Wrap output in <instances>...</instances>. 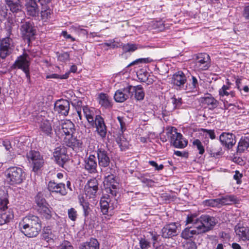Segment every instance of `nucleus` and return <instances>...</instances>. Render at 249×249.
Instances as JSON below:
<instances>
[{
    "instance_id": "nucleus-1",
    "label": "nucleus",
    "mask_w": 249,
    "mask_h": 249,
    "mask_svg": "<svg viewBox=\"0 0 249 249\" xmlns=\"http://www.w3.org/2000/svg\"><path fill=\"white\" fill-rule=\"evenodd\" d=\"M21 232L28 237H36L41 230V222L36 215L30 214L23 218L19 223Z\"/></svg>"
},
{
    "instance_id": "nucleus-2",
    "label": "nucleus",
    "mask_w": 249,
    "mask_h": 249,
    "mask_svg": "<svg viewBox=\"0 0 249 249\" xmlns=\"http://www.w3.org/2000/svg\"><path fill=\"white\" fill-rule=\"evenodd\" d=\"M5 182L10 185L21 183L26 178L23 170L17 166H11L4 172Z\"/></svg>"
},
{
    "instance_id": "nucleus-3",
    "label": "nucleus",
    "mask_w": 249,
    "mask_h": 249,
    "mask_svg": "<svg viewBox=\"0 0 249 249\" xmlns=\"http://www.w3.org/2000/svg\"><path fill=\"white\" fill-rule=\"evenodd\" d=\"M30 64L31 58L28 53L24 52L22 54L18 57L15 62L11 66L9 71L17 69L22 70L25 74L27 82L30 84L31 83Z\"/></svg>"
},
{
    "instance_id": "nucleus-4",
    "label": "nucleus",
    "mask_w": 249,
    "mask_h": 249,
    "mask_svg": "<svg viewBox=\"0 0 249 249\" xmlns=\"http://www.w3.org/2000/svg\"><path fill=\"white\" fill-rule=\"evenodd\" d=\"M20 31L22 38L25 41L26 40L29 45L31 40L35 38L34 36L36 35V31L34 23L30 20L22 21Z\"/></svg>"
},
{
    "instance_id": "nucleus-5",
    "label": "nucleus",
    "mask_w": 249,
    "mask_h": 249,
    "mask_svg": "<svg viewBox=\"0 0 249 249\" xmlns=\"http://www.w3.org/2000/svg\"><path fill=\"white\" fill-rule=\"evenodd\" d=\"M167 130V135L170 137L171 143L175 147L183 148L187 146L188 141L183 138L181 133L177 132L176 127L173 126L168 127Z\"/></svg>"
},
{
    "instance_id": "nucleus-6",
    "label": "nucleus",
    "mask_w": 249,
    "mask_h": 249,
    "mask_svg": "<svg viewBox=\"0 0 249 249\" xmlns=\"http://www.w3.org/2000/svg\"><path fill=\"white\" fill-rule=\"evenodd\" d=\"M215 217L208 214H202L199 217L197 228L202 234L212 230L217 223Z\"/></svg>"
},
{
    "instance_id": "nucleus-7",
    "label": "nucleus",
    "mask_w": 249,
    "mask_h": 249,
    "mask_svg": "<svg viewBox=\"0 0 249 249\" xmlns=\"http://www.w3.org/2000/svg\"><path fill=\"white\" fill-rule=\"evenodd\" d=\"M26 157L30 162L33 164V170L37 171L43 165L44 163L42 157L38 151L30 150L26 154Z\"/></svg>"
},
{
    "instance_id": "nucleus-8",
    "label": "nucleus",
    "mask_w": 249,
    "mask_h": 249,
    "mask_svg": "<svg viewBox=\"0 0 249 249\" xmlns=\"http://www.w3.org/2000/svg\"><path fill=\"white\" fill-rule=\"evenodd\" d=\"M196 67L200 71H206L211 66V58L206 53H200L197 55L196 60Z\"/></svg>"
},
{
    "instance_id": "nucleus-9",
    "label": "nucleus",
    "mask_w": 249,
    "mask_h": 249,
    "mask_svg": "<svg viewBox=\"0 0 249 249\" xmlns=\"http://www.w3.org/2000/svg\"><path fill=\"white\" fill-rule=\"evenodd\" d=\"M67 153V149L64 146L56 148L53 153L55 161L59 166L62 167H64L65 164L69 160V155Z\"/></svg>"
},
{
    "instance_id": "nucleus-10",
    "label": "nucleus",
    "mask_w": 249,
    "mask_h": 249,
    "mask_svg": "<svg viewBox=\"0 0 249 249\" xmlns=\"http://www.w3.org/2000/svg\"><path fill=\"white\" fill-rule=\"evenodd\" d=\"M12 38L6 37L0 40V57L4 59L10 54L13 46Z\"/></svg>"
},
{
    "instance_id": "nucleus-11",
    "label": "nucleus",
    "mask_w": 249,
    "mask_h": 249,
    "mask_svg": "<svg viewBox=\"0 0 249 249\" xmlns=\"http://www.w3.org/2000/svg\"><path fill=\"white\" fill-rule=\"evenodd\" d=\"M64 142L68 147L71 148L76 152L81 151L84 147L83 142L82 139H80V137L78 138L73 135L69 139L65 138Z\"/></svg>"
},
{
    "instance_id": "nucleus-12",
    "label": "nucleus",
    "mask_w": 249,
    "mask_h": 249,
    "mask_svg": "<svg viewBox=\"0 0 249 249\" xmlns=\"http://www.w3.org/2000/svg\"><path fill=\"white\" fill-rule=\"evenodd\" d=\"M70 108V102L67 100H58L54 105V111L64 116H67L68 115Z\"/></svg>"
},
{
    "instance_id": "nucleus-13",
    "label": "nucleus",
    "mask_w": 249,
    "mask_h": 249,
    "mask_svg": "<svg viewBox=\"0 0 249 249\" xmlns=\"http://www.w3.org/2000/svg\"><path fill=\"white\" fill-rule=\"evenodd\" d=\"M47 189L51 193L59 194L61 196L67 194L65 184L63 183H57L54 180H51L48 183Z\"/></svg>"
},
{
    "instance_id": "nucleus-14",
    "label": "nucleus",
    "mask_w": 249,
    "mask_h": 249,
    "mask_svg": "<svg viewBox=\"0 0 249 249\" xmlns=\"http://www.w3.org/2000/svg\"><path fill=\"white\" fill-rule=\"evenodd\" d=\"M187 78H189V75L185 74L181 71H178L172 76V83L178 87L179 89H185L184 88L187 82Z\"/></svg>"
},
{
    "instance_id": "nucleus-15",
    "label": "nucleus",
    "mask_w": 249,
    "mask_h": 249,
    "mask_svg": "<svg viewBox=\"0 0 249 249\" xmlns=\"http://www.w3.org/2000/svg\"><path fill=\"white\" fill-rule=\"evenodd\" d=\"M98 158V164L102 167H107L110 163L109 154L107 150L104 148H98L96 151Z\"/></svg>"
},
{
    "instance_id": "nucleus-16",
    "label": "nucleus",
    "mask_w": 249,
    "mask_h": 249,
    "mask_svg": "<svg viewBox=\"0 0 249 249\" xmlns=\"http://www.w3.org/2000/svg\"><path fill=\"white\" fill-rule=\"evenodd\" d=\"M235 136L232 133L223 132L220 135L219 140L223 146L229 149L235 144Z\"/></svg>"
},
{
    "instance_id": "nucleus-17",
    "label": "nucleus",
    "mask_w": 249,
    "mask_h": 249,
    "mask_svg": "<svg viewBox=\"0 0 249 249\" xmlns=\"http://www.w3.org/2000/svg\"><path fill=\"white\" fill-rule=\"evenodd\" d=\"M98 181L96 178L91 179L88 181L85 186L86 195L89 198H94L98 190Z\"/></svg>"
},
{
    "instance_id": "nucleus-18",
    "label": "nucleus",
    "mask_w": 249,
    "mask_h": 249,
    "mask_svg": "<svg viewBox=\"0 0 249 249\" xmlns=\"http://www.w3.org/2000/svg\"><path fill=\"white\" fill-rule=\"evenodd\" d=\"M161 234L164 238H170L177 235V226L176 223H170L165 225L161 229Z\"/></svg>"
},
{
    "instance_id": "nucleus-19",
    "label": "nucleus",
    "mask_w": 249,
    "mask_h": 249,
    "mask_svg": "<svg viewBox=\"0 0 249 249\" xmlns=\"http://www.w3.org/2000/svg\"><path fill=\"white\" fill-rule=\"evenodd\" d=\"M40 135L52 138L53 135L52 124L50 121L44 120L41 122L39 126Z\"/></svg>"
},
{
    "instance_id": "nucleus-20",
    "label": "nucleus",
    "mask_w": 249,
    "mask_h": 249,
    "mask_svg": "<svg viewBox=\"0 0 249 249\" xmlns=\"http://www.w3.org/2000/svg\"><path fill=\"white\" fill-rule=\"evenodd\" d=\"M234 231L240 240L243 241L249 240V227L238 224L235 226Z\"/></svg>"
},
{
    "instance_id": "nucleus-21",
    "label": "nucleus",
    "mask_w": 249,
    "mask_h": 249,
    "mask_svg": "<svg viewBox=\"0 0 249 249\" xmlns=\"http://www.w3.org/2000/svg\"><path fill=\"white\" fill-rule=\"evenodd\" d=\"M85 169L89 173L97 172V163L96 158L94 155L90 154L84 160Z\"/></svg>"
},
{
    "instance_id": "nucleus-22",
    "label": "nucleus",
    "mask_w": 249,
    "mask_h": 249,
    "mask_svg": "<svg viewBox=\"0 0 249 249\" xmlns=\"http://www.w3.org/2000/svg\"><path fill=\"white\" fill-rule=\"evenodd\" d=\"M94 122L97 133L102 139L105 138L107 130L104 119L99 115H96Z\"/></svg>"
},
{
    "instance_id": "nucleus-23",
    "label": "nucleus",
    "mask_w": 249,
    "mask_h": 249,
    "mask_svg": "<svg viewBox=\"0 0 249 249\" xmlns=\"http://www.w3.org/2000/svg\"><path fill=\"white\" fill-rule=\"evenodd\" d=\"M129 86L123 89H118L115 92L114 98L118 103H123L130 97Z\"/></svg>"
},
{
    "instance_id": "nucleus-24",
    "label": "nucleus",
    "mask_w": 249,
    "mask_h": 249,
    "mask_svg": "<svg viewBox=\"0 0 249 249\" xmlns=\"http://www.w3.org/2000/svg\"><path fill=\"white\" fill-rule=\"evenodd\" d=\"M25 8L27 15L32 17L38 15L39 9L36 0H26Z\"/></svg>"
},
{
    "instance_id": "nucleus-25",
    "label": "nucleus",
    "mask_w": 249,
    "mask_h": 249,
    "mask_svg": "<svg viewBox=\"0 0 249 249\" xmlns=\"http://www.w3.org/2000/svg\"><path fill=\"white\" fill-rule=\"evenodd\" d=\"M130 97L134 94V98L137 101H142L144 99L145 93L141 85L137 86H129Z\"/></svg>"
},
{
    "instance_id": "nucleus-26",
    "label": "nucleus",
    "mask_w": 249,
    "mask_h": 249,
    "mask_svg": "<svg viewBox=\"0 0 249 249\" xmlns=\"http://www.w3.org/2000/svg\"><path fill=\"white\" fill-rule=\"evenodd\" d=\"M5 2L12 13L16 14L22 12V5L20 0H5Z\"/></svg>"
},
{
    "instance_id": "nucleus-27",
    "label": "nucleus",
    "mask_w": 249,
    "mask_h": 249,
    "mask_svg": "<svg viewBox=\"0 0 249 249\" xmlns=\"http://www.w3.org/2000/svg\"><path fill=\"white\" fill-rule=\"evenodd\" d=\"M202 234L197 227H190L185 228L181 233V237L185 239L193 238L194 235Z\"/></svg>"
},
{
    "instance_id": "nucleus-28",
    "label": "nucleus",
    "mask_w": 249,
    "mask_h": 249,
    "mask_svg": "<svg viewBox=\"0 0 249 249\" xmlns=\"http://www.w3.org/2000/svg\"><path fill=\"white\" fill-rule=\"evenodd\" d=\"M61 129L66 135H72L75 131L74 124L70 120H66L61 124Z\"/></svg>"
},
{
    "instance_id": "nucleus-29",
    "label": "nucleus",
    "mask_w": 249,
    "mask_h": 249,
    "mask_svg": "<svg viewBox=\"0 0 249 249\" xmlns=\"http://www.w3.org/2000/svg\"><path fill=\"white\" fill-rule=\"evenodd\" d=\"M14 218V214L11 210H0V225L9 222Z\"/></svg>"
},
{
    "instance_id": "nucleus-30",
    "label": "nucleus",
    "mask_w": 249,
    "mask_h": 249,
    "mask_svg": "<svg viewBox=\"0 0 249 249\" xmlns=\"http://www.w3.org/2000/svg\"><path fill=\"white\" fill-rule=\"evenodd\" d=\"M42 238L48 243L53 242L56 239V236L49 227H47L43 230Z\"/></svg>"
},
{
    "instance_id": "nucleus-31",
    "label": "nucleus",
    "mask_w": 249,
    "mask_h": 249,
    "mask_svg": "<svg viewBox=\"0 0 249 249\" xmlns=\"http://www.w3.org/2000/svg\"><path fill=\"white\" fill-rule=\"evenodd\" d=\"M99 103L105 108H109L112 107L111 99L107 94L101 93L98 96Z\"/></svg>"
},
{
    "instance_id": "nucleus-32",
    "label": "nucleus",
    "mask_w": 249,
    "mask_h": 249,
    "mask_svg": "<svg viewBox=\"0 0 249 249\" xmlns=\"http://www.w3.org/2000/svg\"><path fill=\"white\" fill-rule=\"evenodd\" d=\"M100 244L98 241L93 238H91L89 241L82 243L80 249H99Z\"/></svg>"
},
{
    "instance_id": "nucleus-33",
    "label": "nucleus",
    "mask_w": 249,
    "mask_h": 249,
    "mask_svg": "<svg viewBox=\"0 0 249 249\" xmlns=\"http://www.w3.org/2000/svg\"><path fill=\"white\" fill-rule=\"evenodd\" d=\"M37 211L46 219H50L52 216V208L48 204L38 208Z\"/></svg>"
},
{
    "instance_id": "nucleus-34",
    "label": "nucleus",
    "mask_w": 249,
    "mask_h": 249,
    "mask_svg": "<svg viewBox=\"0 0 249 249\" xmlns=\"http://www.w3.org/2000/svg\"><path fill=\"white\" fill-rule=\"evenodd\" d=\"M222 148L216 145H209L206 147V152L211 157L218 158L222 155Z\"/></svg>"
},
{
    "instance_id": "nucleus-35",
    "label": "nucleus",
    "mask_w": 249,
    "mask_h": 249,
    "mask_svg": "<svg viewBox=\"0 0 249 249\" xmlns=\"http://www.w3.org/2000/svg\"><path fill=\"white\" fill-rule=\"evenodd\" d=\"M220 205H230L233 203H237L238 200L234 195H226L219 198Z\"/></svg>"
},
{
    "instance_id": "nucleus-36",
    "label": "nucleus",
    "mask_w": 249,
    "mask_h": 249,
    "mask_svg": "<svg viewBox=\"0 0 249 249\" xmlns=\"http://www.w3.org/2000/svg\"><path fill=\"white\" fill-rule=\"evenodd\" d=\"M203 99V103L206 104L210 109H213L218 106L219 102L210 94H208Z\"/></svg>"
},
{
    "instance_id": "nucleus-37",
    "label": "nucleus",
    "mask_w": 249,
    "mask_h": 249,
    "mask_svg": "<svg viewBox=\"0 0 249 249\" xmlns=\"http://www.w3.org/2000/svg\"><path fill=\"white\" fill-rule=\"evenodd\" d=\"M119 188V183L118 182H114L112 184H107V186L105 187V191L113 196H116L118 193Z\"/></svg>"
},
{
    "instance_id": "nucleus-38",
    "label": "nucleus",
    "mask_w": 249,
    "mask_h": 249,
    "mask_svg": "<svg viewBox=\"0 0 249 249\" xmlns=\"http://www.w3.org/2000/svg\"><path fill=\"white\" fill-rule=\"evenodd\" d=\"M109 201L110 199L107 197L104 196L101 198L100 202L101 211L104 215H107L108 213V210L110 208L109 204Z\"/></svg>"
},
{
    "instance_id": "nucleus-39",
    "label": "nucleus",
    "mask_w": 249,
    "mask_h": 249,
    "mask_svg": "<svg viewBox=\"0 0 249 249\" xmlns=\"http://www.w3.org/2000/svg\"><path fill=\"white\" fill-rule=\"evenodd\" d=\"M80 205L82 207L83 211V215L85 217V221L88 218L91 209L89 206V203L87 201L85 200L84 198L80 199L79 201Z\"/></svg>"
},
{
    "instance_id": "nucleus-40",
    "label": "nucleus",
    "mask_w": 249,
    "mask_h": 249,
    "mask_svg": "<svg viewBox=\"0 0 249 249\" xmlns=\"http://www.w3.org/2000/svg\"><path fill=\"white\" fill-rule=\"evenodd\" d=\"M249 147V136L242 138L238 142L237 152L242 153Z\"/></svg>"
},
{
    "instance_id": "nucleus-41",
    "label": "nucleus",
    "mask_w": 249,
    "mask_h": 249,
    "mask_svg": "<svg viewBox=\"0 0 249 249\" xmlns=\"http://www.w3.org/2000/svg\"><path fill=\"white\" fill-rule=\"evenodd\" d=\"M199 217H197L196 213L189 214L185 221L186 225L192 224L193 227H197L198 225Z\"/></svg>"
},
{
    "instance_id": "nucleus-42",
    "label": "nucleus",
    "mask_w": 249,
    "mask_h": 249,
    "mask_svg": "<svg viewBox=\"0 0 249 249\" xmlns=\"http://www.w3.org/2000/svg\"><path fill=\"white\" fill-rule=\"evenodd\" d=\"M230 86L229 85H223L219 90V94L220 96L230 95L231 97L235 96V92L234 91L230 90Z\"/></svg>"
},
{
    "instance_id": "nucleus-43",
    "label": "nucleus",
    "mask_w": 249,
    "mask_h": 249,
    "mask_svg": "<svg viewBox=\"0 0 249 249\" xmlns=\"http://www.w3.org/2000/svg\"><path fill=\"white\" fill-rule=\"evenodd\" d=\"M52 13V10L48 6H45L42 7L41 11V17L42 19L46 21L51 18Z\"/></svg>"
},
{
    "instance_id": "nucleus-44",
    "label": "nucleus",
    "mask_w": 249,
    "mask_h": 249,
    "mask_svg": "<svg viewBox=\"0 0 249 249\" xmlns=\"http://www.w3.org/2000/svg\"><path fill=\"white\" fill-rule=\"evenodd\" d=\"M35 202L38 208L45 205H46L48 204L41 193H38L35 196Z\"/></svg>"
},
{
    "instance_id": "nucleus-45",
    "label": "nucleus",
    "mask_w": 249,
    "mask_h": 249,
    "mask_svg": "<svg viewBox=\"0 0 249 249\" xmlns=\"http://www.w3.org/2000/svg\"><path fill=\"white\" fill-rule=\"evenodd\" d=\"M9 203L8 195L5 194L0 197V210L8 211L7 205Z\"/></svg>"
},
{
    "instance_id": "nucleus-46",
    "label": "nucleus",
    "mask_w": 249,
    "mask_h": 249,
    "mask_svg": "<svg viewBox=\"0 0 249 249\" xmlns=\"http://www.w3.org/2000/svg\"><path fill=\"white\" fill-rule=\"evenodd\" d=\"M121 45L124 53L133 52L138 49L136 44L127 43Z\"/></svg>"
},
{
    "instance_id": "nucleus-47",
    "label": "nucleus",
    "mask_w": 249,
    "mask_h": 249,
    "mask_svg": "<svg viewBox=\"0 0 249 249\" xmlns=\"http://www.w3.org/2000/svg\"><path fill=\"white\" fill-rule=\"evenodd\" d=\"M83 110L88 122L93 125L95 123V119H94V118L91 115L89 109L86 107H83Z\"/></svg>"
},
{
    "instance_id": "nucleus-48",
    "label": "nucleus",
    "mask_w": 249,
    "mask_h": 249,
    "mask_svg": "<svg viewBox=\"0 0 249 249\" xmlns=\"http://www.w3.org/2000/svg\"><path fill=\"white\" fill-rule=\"evenodd\" d=\"M193 144L194 146L196 147L197 150L198 151V153L200 155L204 154L205 152V149L202 145V142L198 139L195 140L193 142Z\"/></svg>"
},
{
    "instance_id": "nucleus-49",
    "label": "nucleus",
    "mask_w": 249,
    "mask_h": 249,
    "mask_svg": "<svg viewBox=\"0 0 249 249\" xmlns=\"http://www.w3.org/2000/svg\"><path fill=\"white\" fill-rule=\"evenodd\" d=\"M219 201L220 200L219 198L213 199L206 200L205 201V204L207 206L213 207H218L220 206Z\"/></svg>"
},
{
    "instance_id": "nucleus-50",
    "label": "nucleus",
    "mask_w": 249,
    "mask_h": 249,
    "mask_svg": "<svg viewBox=\"0 0 249 249\" xmlns=\"http://www.w3.org/2000/svg\"><path fill=\"white\" fill-rule=\"evenodd\" d=\"M118 182L116 177L111 174L106 176L104 180V184L106 186H107V184H112L114 182Z\"/></svg>"
},
{
    "instance_id": "nucleus-51",
    "label": "nucleus",
    "mask_w": 249,
    "mask_h": 249,
    "mask_svg": "<svg viewBox=\"0 0 249 249\" xmlns=\"http://www.w3.org/2000/svg\"><path fill=\"white\" fill-rule=\"evenodd\" d=\"M69 218L72 221H75L77 218V212L73 208H71L68 210Z\"/></svg>"
},
{
    "instance_id": "nucleus-52",
    "label": "nucleus",
    "mask_w": 249,
    "mask_h": 249,
    "mask_svg": "<svg viewBox=\"0 0 249 249\" xmlns=\"http://www.w3.org/2000/svg\"><path fill=\"white\" fill-rule=\"evenodd\" d=\"M172 102L174 105V109H178L180 107L182 104V100L181 98H177L175 96L173 97L172 98Z\"/></svg>"
},
{
    "instance_id": "nucleus-53",
    "label": "nucleus",
    "mask_w": 249,
    "mask_h": 249,
    "mask_svg": "<svg viewBox=\"0 0 249 249\" xmlns=\"http://www.w3.org/2000/svg\"><path fill=\"white\" fill-rule=\"evenodd\" d=\"M141 249H148L150 247V243L145 238H141L139 240Z\"/></svg>"
},
{
    "instance_id": "nucleus-54",
    "label": "nucleus",
    "mask_w": 249,
    "mask_h": 249,
    "mask_svg": "<svg viewBox=\"0 0 249 249\" xmlns=\"http://www.w3.org/2000/svg\"><path fill=\"white\" fill-rule=\"evenodd\" d=\"M69 73H66L65 74L62 75L58 74H52L46 76V78H54V79H66L68 78Z\"/></svg>"
},
{
    "instance_id": "nucleus-55",
    "label": "nucleus",
    "mask_w": 249,
    "mask_h": 249,
    "mask_svg": "<svg viewBox=\"0 0 249 249\" xmlns=\"http://www.w3.org/2000/svg\"><path fill=\"white\" fill-rule=\"evenodd\" d=\"M103 45L110 47L112 48H118L121 46V44L118 42H116L114 39H112L109 40L108 42H105Z\"/></svg>"
},
{
    "instance_id": "nucleus-56",
    "label": "nucleus",
    "mask_w": 249,
    "mask_h": 249,
    "mask_svg": "<svg viewBox=\"0 0 249 249\" xmlns=\"http://www.w3.org/2000/svg\"><path fill=\"white\" fill-rule=\"evenodd\" d=\"M187 75H189V76H191V79H190L189 80L191 82L190 86L191 88L193 89H196L198 87V83L197 78L190 73L188 74L187 73Z\"/></svg>"
},
{
    "instance_id": "nucleus-57",
    "label": "nucleus",
    "mask_w": 249,
    "mask_h": 249,
    "mask_svg": "<svg viewBox=\"0 0 249 249\" xmlns=\"http://www.w3.org/2000/svg\"><path fill=\"white\" fill-rule=\"evenodd\" d=\"M59 249H74L71 244L68 241H63L59 247Z\"/></svg>"
},
{
    "instance_id": "nucleus-58",
    "label": "nucleus",
    "mask_w": 249,
    "mask_h": 249,
    "mask_svg": "<svg viewBox=\"0 0 249 249\" xmlns=\"http://www.w3.org/2000/svg\"><path fill=\"white\" fill-rule=\"evenodd\" d=\"M70 59V54L68 52H64L58 55V60L61 62H66Z\"/></svg>"
},
{
    "instance_id": "nucleus-59",
    "label": "nucleus",
    "mask_w": 249,
    "mask_h": 249,
    "mask_svg": "<svg viewBox=\"0 0 249 249\" xmlns=\"http://www.w3.org/2000/svg\"><path fill=\"white\" fill-rule=\"evenodd\" d=\"M149 58H139L137 59L136 60L133 61L132 62L130 63L128 66L127 67H129L130 66L138 65L140 63H145L149 62L148 61Z\"/></svg>"
},
{
    "instance_id": "nucleus-60",
    "label": "nucleus",
    "mask_w": 249,
    "mask_h": 249,
    "mask_svg": "<svg viewBox=\"0 0 249 249\" xmlns=\"http://www.w3.org/2000/svg\"><path fill=\"white\" fill-rule=\"evenodd\" d=\"M184 249H197L196 243L194 241H188L184 245Z\"/></svg>"
},
{
    "instance_id": "nucleus-61",
    "label": "nucleus",
    "mask_w": 249,
    "mask_h": 249,
    "mask_svg": "<svg viewBox=\"0 0 249 249\" xmlns=\"http://www.w3.org/2000/svg\"><path fill=\"white\" fill-rule=\"evenodd\" d=\"M139 178L140 179L142 183L146 184V185L148 186H152L153 184L154 183V181L152 179L145 178L142 176L139 177Z\"/></svg>"
},
{
    "instance_id": "nucleus-62",
    "label": "nucleus",
    "mask_w": 249,
    "mask_h": 249,
    "mask_svg": "<svg viewBox=\"0 0 249 249\" xmlns=\"http://www.w3.org/2000/svg\"><path fill=\"white\" fill-rule=\"evenodd\" d=\"M8 9L6 7L0 4V18H6L7 15Z\"/></svg>"
},
{
    "instance_id": "nucleus-63",
    "label": "nucleus",
    "mask_w": 249,
    "mask_h": 249,
    "mask_svg": "<svg viewBox=\"0 0 249 249\" xmlns=\"http://www.w3.org/2000/svg\"><path fill=\"white\" fill-rule=\"evenodd\" d=\"M149 164L155 168V169L157 171H160L163 169L164 166L163 164L158 165L155 161L153 160H150L148 161Z\"/></svg>"
},
{
    "instance_id": "nucleus-64",
    "label": "nucleus",
    "mask_w": 249,
    "mask_h": 249,
    "mask_svg": "<svg viewBox=\"0 0 249 249\" xmlns=\"http://www.w3.org/2000/svg\"><path fill=\"white\" fill-rule=\"evenodd\" d=\"M242 16L246 20L249 21V4L244 8Z\"/></svg>"
}]
</instances>
